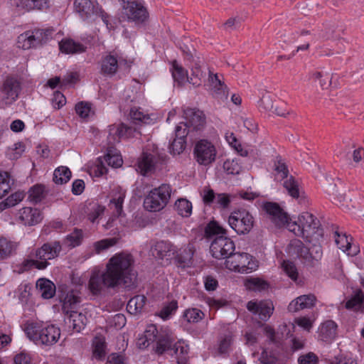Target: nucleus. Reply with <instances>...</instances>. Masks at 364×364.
Here are the masks:
<instances>
[{
  "instance_id": "obj_1",
  "label": "nucleus",
  "mask_w": 364,
  "mask_h": 364,
  "mask_svg": "<svg viewBox=\"0 0 364 364\" xmlns=\"http://www.w3.org/2000/svg\"><path fill=\"white\" fill-rule=\"evenodd\" d=\"M133 263V257L128 253L121 252L112 257L105 272L93 273L90 277L88 287L91 293L99 295L105 289L134 287L136 276L132 271Z\"/></svg>"
},
{
  "instance_id": "obj_2",
  "label": "nucleus",
  "mask_w": 364,
  "mask_h": 364,
  "mask_svg": "<svg viewBox=\"0 0 364 364\" xmlns=\"http://www.w3.org/2000/svg\"><path fill=\"white\" fill-rule=\"evenodd\" d=\"M27 337L36 345L52 346L59 339L60 329L53 325L43 326V324L27 323L24 328Z\"/></svg>"
},
{
  "instance_id": "obj_3",
  "label": "nucleus",
  "mask_w": 364,
  "mask_h": 364,
  "mask_svg": "<svg viewBox=\"0 0 364 364\" xmlns=\"http://www.w3.org/2000/svg\"><path fill=\"white\" fill-rule=\"evenodd\" d=\"M156 342V353L162 355L167 353L176 357L177 364H188V346L187 345H183L181 341L175 342L170 335L165 333H160Z\"/></svg>"
},
{
  "instance_id": "obj_4",
  "label": "nucleus",
  "mask_w": 364,
  "mask_h": 364,
  "mask_svg": "<svg viewBox=\"0 0 364 364\" xmlns=\"http://www.w3.org/2000/svg\"><path fill=\"white\" fill-rule=\"evenodd\" d=\"M167 156L162 153L155 144H148L136 163V171L142 176H148L153 173L158 164L166 162Z\"/></svg>"
},
{
  "instance_id": "obj_5",
  "label": "nucleus",
  "mask_w": 364,
  "mask_h": 364,
  "mask_svg": "<svg viewBox=\"0 0 364 364\" xmlns=\"http://www.w3.org/2000/svg\"><path fill=\"white\" fill-rule=\"evenodd\" d=\"M62 250V246L59 241H53L43 245L35 252L36 259H27L23 262L25 267H34L38 269H45L50 263L49 259L57 257Z\"/></svg>"
},
{
  "instance_id": "obj_6",
  "label": "nucleus",
  "mask_w": 364,
  "mask_h": 364,
  "mask_svg": "<svg viewBox=\"0 0 364 364\" xmlns=\"http://www.w3.org/2000/svg\"><path fill=\"white\" fill-rule=\"evenodd\" d=\"M171 191V186L166 183L152 189L144 200V208L150 212L162 210L168 204Z\"/></svg>"
},
{
  "instance_id": "obj_7",
  "label": "nucleus",
  "mask_w": 364,
  "mask_h": 364,
  "mask_svg": "<svg viewBox=\"0 0 364 364\" xmlns=\"http://www.w3.org/2000/svg\"><path fill=\"white\" fill-rule=\"evenodd\" d=\"M254 218L246 209L239 208L232 211L228 218V224L238 235L249 233L254 225Z\"/></svg>"
},
{
  "instance_id": "obj_8",
  "label": "nucleus",
  "mask_w": 364,
  "mask_h": 364,
  "mask_svg": "<svg viewBox=\"0 0 364 364\" xmlns=\"http://www.w3.org/2000/svg\"><path fill=\"white\" fill-rule=\"evenodd\" d=\"M263 209L268 219L278 228L287 227L290 231L295 232V228L291 229V218L288 213L275 202H265Z\"/></svg>"
},
{
  "instance_id": "obj_9",
  "label": "nucleus",
  "mask_w": 364,
  "mask_h": 364,
  "mask_svg": "<svg viewBox=\"0 0 364 364\" xmlns=\"http://www.w3.org/2000/svg\"><path fill=\"white\" fill-rule=\"evenodd\" d=\"M216 154L215 146L206 139H200L194 146V158L200 165L206 166L213 164L215 161Z\"/></svg>"
},
{
  "instance_id": "obj_10",
  "label": "nucleus",
  "mask_w": 364,
  "mask_h": 364,
  "mask_svg": "<svg viewBox=\"0 0 364 364\" xmlns=\"http://www.w3.org/2000/svg\"><path fill=\"white\" fill-rule=\"evenodd\" d=\"M235 249L234 242L227 235L215 237L210 247L212 256L218 259L230 258Z\"/></svg>"
},
{
  "instance_id": "obj_11",
  "label": "nucleus",
  "mask_w": 364,
  "mask_h": 364,
  "mask_svg": "<svg viewBox=\"0 0 364 364\" xmlns=\"http://www.w3.org/2000/svg\"><path fill=\"white\" fill-rule=\"evenodd\" d=\"M74 4L76 11L82 19L85 20L95 16H100L106 25L108 26V21L107 19V15L99 8L97 1L91 0H75Z\"/></svg>"
},
{
  "instance_id": "obj_12",
  "label": "nucleus",
  "mask_w": 364,
  "mask_h": 364,
  "mask_svg": "<svg viewBox=\"0 0 364 364\" xmlns=\"http://www.w3.org/2000/svg\"><path fill=\"white\" fill-rule=\"evenodd\" d=\"M232 258L231 267L234 270L240 273H248L255 269L257 265L252 260V257L246 252L234 253L230 257Z\"/></svg>"
},
{
  "instance_id": "obj_13",
  "label": "nucleus",
  "mask_w": 364,
  "mask_h": 364,
  "mask_svg": "<svg viewBox=\"0 0 364 364\" xmlns=\"http://www.w3.org/2000/svg\"><path fill=\"white\" fill-rule=\"evenodd\" d=\"M184 116L187 121L186 123L188 125V130L197 132L204 129L206 118L202 111L194 108H187L184 110Z\"/></svg>"
},
{
  "instance_id": "obj_14",
  "label": "nucleus",
  "mask_w": 364,
  "mask_h": 364,
  "mask_svg": "<svg viewBox=\"0 0 364 364\" xmlns=\"http://www.w3.org/2000/svg\"><path fill=\"white\" fill-rule=\"evenodd\" d=\"M20 90L19 82L14 77H7L1 88L2 100L6 102V104H11L18 98Z\"/></svg>"
},
{
  "instance_id": "obj_15",
  "label": "nucleus",
  "mask_w": 364,
  "mask_h": 364,
  "mask_svg": "<svg viewBox=\"0 0 364 364\" xmlns=\"http://www.w3.org/2000/svg\"><path fill=\"white\" fill-rule=\"evenodd\" d=\"M247 309L264 321L269 319L274 310L272 303L269 301H250L247 304Z\"/></svg>"
},
{
  "instance_id": "obj_16",
  "label": "nucleus",
  "mask_w": 364,
  "mask_h": 364,
  "mask_svg": "<svg viewBox=\"0 0 364 364\" xmlns=\"http://www.w3.org/2000/svg\"><path fill=\"white\" fill-rule=\"evenodd\" d=\"M100 65V73L105 77H112L119 68V60L116 55L109 53L102 57Z\"/></svg>"
},
{
  "instance_id": "obj_17",
  "label": "nucleus",
  "mask_w": 364,
  "mask_h": 364,
  "mask_svg": "<svg viewBox=\"0 0 364 364\" xmlns=\"http://www.w3.org/2000/svg\"><path fill=\"white\" fill-rule=\"evenodd\" d=\"M60 301L63 314L68 315L70 312L75 311L79 307L81 297L77 291L71 289L60 297Z\"/></svg>"
},
{
  "instance_id": "obj_18",
  "label": "nucleus",
  "mask_w": 364,
  "mask_h": 364,
  "mask_svg": "<svg viewBox=\"0 0 364 364\" xmlns=\"http://www.w3.org/2000/svg\"><path fill=\"white\" fill-rule=\"evenodd\" d=\"M42 218L41 212L37 208L25 207L18 213V219L25 225H35L39 223Z\"/></svg>"
},
{
  "instance_id": "obj_19",
  "label": "nucleus",
  "mask_w": 364,
  "mask_h": 364,
  "mask_svg": "<svg viewBox=\"0 0 364 364\" xmlns=\"http://www.w3.org/2000/svg\"><path fill=\"white\" fill-rule=\"evenodd\" d=\"M316 297L313 294H304L293 300L288 306V311L296 312L298 311L309 309L315 305Z\"/></svg>"
},
{
  "instance_id": "obj_20",
  "label": "nucleus",
  "mask_w": 364,
  "mask_h": 364,
  "mask_svg": "<svg viewBox=\"0 0 364 364\" xmlns=\"http://www.w3.org/2000/svg\"><path fill=\"white\" fill-rule=\"evenodd\" d=\"M132 127L120 124H112L109 127V134L107 139L110 143L119 142L121 138H127L132 134Z\"/></svg>"
},
{
  "instance_id": "obj_21",
  "label": "nucleus",
  "mask_w": 364,
  "mask_h": 364,
  "mask_svg": "<svg viewBox=\"0 0 364 364\" xmlns=\"http://www.w3.org/2000/svg\"><path fill=\"white\" fill-rule=\"evenodd\" d=\"M314 215L309 213H304L299 216V224L296 222L291 223V229L297 228L303 237L311 236V225L314 221ZM296 233V231L294 232Z\"/></svg>"
},
{
  "instance_id": "obj_22",
  "label": "nucleus",
  "mask_w": 364,
  "mask_h": 364,
  "mask_svg": "<svg viewBox=\"0 0 364 364\" xmlns=\"http://www.w3.org/2000/svg\"><path fill=\"white\" fill-rule=\"evenodd\" d=\"M65 323L69 326L70 328H73V331L79 333L85 328L87 318L86 316L82 313H78L76 310L70 312L68 315H66Z\"/></svg>"
},
{
  "instance_id": "obj_23",
  "label": "nucleus",
  "mask_w": 364,
  "mask_h": 364,
  "mask_svg": "<svg viewBox=\"0 0 364 364\" xmlns=\"http://www.w3.org/2000/svg\"><path fill=\"white\" fill-rule=\"evenodd\" d=\"M338 326L332 320L323 322L319 328V337L325 342H331L337 336Z\"/></svg>"
},
{
  "instance_id": "obj_24",
  "label": "nucleus",
  "mask_w": 364,
  "mask_h": 364,
  "mask_svg": "<svg viewBox=\"0 0 364 364\" xmlns=\"http://www.w3.org/2000/svg\"><path fill=\"white\" fill-rule=\"evenodd\" d=\"M209 78L214 97L221 100L227 99L228 95V87L226 85L219 79L218 75H210Z\"/></svg>"
},
{
  "instance_id": "obj_25",
  "label": "nucleus",
  "mask_w": 364,
  "mask_h": 364,
  "mask_svg": "<svg viewBox=\"0 0 364 364\" xmlns=\"http://www.w3.org/2000/svg\"><path fill=\"white\" fill-rule=\"evenodd\" d=\"M156 326L154 324L148 326L143 336L139 338L138 345L140 348H147L151 343L155 342L159 337Z\"/></svg>"
},
{
  "instance_id": "obj_26",
  "label": "nucleus",
  "mask_w": 364,
  "mask_h": 364,
  "mask_svg": "<svg viewBox=\"0 0 364 364\" xmlns=\"http://www.w3.org/2000/svg\"><path fill=\"white\" fill-rule=\"evenodd\" d=\"M59 48L62 53L67 54L80 53L85 51L86 47L72 39H64L59 43Z\"/></svg>"
},
{
  "instance_id": "obj_27",
  "label": "nucleus",
  "mask_w": 364,
  "mask_h": 364,
  "mask_svg": "<svg viewBox=\"0 0 364 364\" xmlns=\"http://www.w3.org/2000/svg\"><path fill=\"white\" fill-rule=\"evenodd\" d=\"M36 288L43 299H51L55 293V286L47 279H39L36 282Z\"/></svg>"
},
{
  "instance_id": "obj_28",
  "label": "nucleus",
  "mask_w": 364,
  "mask_h": 364,
  "mask_svg": "<svg viewBox=\"0 0 364 364\" xmlns=\"http://www.w3.org/2000/svg\"><path fill=\"white\" fill-rule=\"evenodd\" d=\"M290 245L294 253H296L299 258L304 259V263H310L311 262V254L309 248L306 247L301 240H296L292 241Z\"/></svg>"
},
{
  "instance_id": "obj_29",
  "label": "nucleus",
  "mask_w": 364,
  "mask_h": 364,
  "mask_svg": "<svg viewBox=\"0 0 364 364\" xmlns=\"http://www.w3.org/2000/svg\"><path fill=\"white\" fill-rule=\"evenodd\" d=\"M146 301L144 295H136L129 299L127 305V311L131 314L140 313Z\"/></svg>"
},
{
  "instance_id": "obj_30",
  "label": "nucleus",
  "mask_w": 364,
  "mask_h": 364,
  "mask_svg": "<svg viewBox=\"0 0 364 364\" xmlns=\"http://www.w3.org/2000/svg\"><path fill=\"white\" fill-rule=\"evenodd\" d=\"M84 238L83 232L80 229L75 228L63 240V245L72 249L81 245Z\"/></svg>"
},
{
  "instance_id": "obj_31",
  "label": "nucleus",
  "mask_w": 364,
  "mask_h": 364,
  "mask_svg": "<svg viewBox=\"0 0 364 364\" xmlns=\"http://www.w3.org/2000/svg\"><path fill=\"white\" fill-rule=\"evenodd\" d=\"M126 192L120 188H117L110 200L109 205L111 208L114 207L116 215H121L123 211V203L125 198Z\"/></svg>"
},
{
  "instance_id": "obj_32",
  "label": "nucleus",
  "mask_w": 364,
  "mask_h": 364,
  "mask_svg": "<svg viewBox=\"0 0 364 364\" xmlns=\"http://www.w3.org/2000/svg\"><path fill=\"white\" fill-rule=\"evenodd\" d=\"M172 250V245L169 242L161 240L156 242L152 249V254L159 259H164L165 257L170 256Z\"/></svg>"
},
{
  "instance_id": "obj_33",
  "label": "nucleus",
  "mask_w": 364,
  "mask_h": 364,
  "mask_svg": "<svg viewBox=\"0 0 364 364\" xmlns=\"http://www.w3.org/2000/svg\"><path fill=\"white\" fill-rule=\"evenodd\" d=\"M227 233V230L220 226L215 220L208 223L204 230V236L206 238H212L214 236H225Z\"/></svg>"
},
{
  "instance_id": "obj_34",
  "label": "nucleus",
  "mask_w": 364,
  "mask_h": 364,
  "mask_svg": "<svg viewBox=\"0 0 364 364\" xmlns=\"http://www.w3.org/2000/svg\"><path fill=\"white\" fill-rule=\"evenodd\" d=\"M335 242L338 248L341 249L343 252H347L348 255H355L351 253L350 249L351 247L352 237L347 235L346 233L339 232L338 230L335 231Z\"/></svg>"
},
{
  "instance_id": "obj_35",
  "label": "nucleus",
  "mask_w": 364,
  "mask_h": 364,
  "mask_svg": "<svg viewBox=\"0 0 364 364\" xmlns=\"http://www.w3.org/2000/svg\"><path fill=\"white\" fill-rule=\"evenodd\" d=\"M28 193V199L33 203L41 202L47 195L46 186L42 184L34 185L29 189Z\"/></svg>"
},
{
  "instance_id": "obj_36",
  "label": "nucleus",
  "mask_w": 364,
  "mask_h": 364,
  "mask_svg": "<svg viewBox=\"0 0 364 364\" xmlns=\"http://www.w3.org/2000/svg\"><path fill=\"white\" fill-rule=\"evenodd\" d=\"M245 285L250 291H262L269 287V283L259 277H251L247 279Z\"/></svg>"
},
{
  "instance_id": "obj_37",
  "label": "nucleus",
  "mask_w": 364,
  "mask_h": 364,
  "mask_svg": "<svg viewBox=\"0 0 364 364\" xmlns=\"http://www.w3.org/2000/svg\"><path fill=\"white\" fill-rule=\"evenodd\" d=\"M172 76L175 82L179 85H183L188 80V72L176 60H173L172 63Z\"/></svg>"
},
{
  "instance_id": "obj_38",
  "label": "nucleus",
  "mask_w": 364,
  "mask_h": 364,
  "mask_svg": "<svg viewBox=\"0 0 364 364\" xmlns=\"http://www.w3.org/2000/svg\"><path fill=\"white\" fill-rule=\"evenodd\" d=\"M71 176V171L68 167L60 166L55 169L53 181L56 184H64L69 181Z\"/></svg>"
},
{
  "instance_id": "obj_39",
  "label": "nucleus",
  "mask_w": 364,
  "mask_h": 364,
  "mask_svg": "<svg viewBox=\"0 0 364 364\" xmlns=\"http://www.w3.org/2000/svg\"><path fill=\"white\" fill-rule=\"evenodd\" d=\"M194 255L193 247L190 245L187 248L183 249L176 256L177 262L183 267H189L192 264V259Z\"/></svg>"
},
{
  "instance_id": "obj_40",
  "label": "nucleus",
  "mask_w": 364,
  "mask_h": 364,
  "mask_svg": "<svg viewBox=\"0 0 364 364\" xmlns=\"http://www.w3.org/2000/svg\"><path fill=\"white\" fill-rule=\"evenodd\" d=\"M93 355L97 359H102L105 358L106 352V342L105 339L102 336H95L93 343Z\"/></svg>"
},
{
  "instance_id": "obj_41",
  "label": "nucleus",
  "mask_w": 364,
  "mask_h": 364,
  "mask_svg": "<svg viewBox=\"0 0 364 364\" xmlns=\"http://www.w3.org/2000/svg\"><path fill=\"white\" fill-rule=\"evenodd\" d=\"M17 46L23 50L37 46L35 43V38L32 36L31 31H27L18 37Z\"/></svg>"
},
{
  "instance_id": "obj_42",
  "label": "nucleus",
  "mask_w": 364,
  "mask_h": 364,
  "mask_svg": "<svg viewBox=\"0 0 364 364\" xmlns=\"http://www.w3.org/2000/svg\"><path fill=\"white\" fill-rule=\"evenodd\" d=\"M16 6L31 9H43L48 7V0H19Z\"/></svg>"
},
{
  "instance_id": "obj_43",
  "label": "nucleus",
  "mask_w": 364,
  "mask_h": 364,
  "mask_svg": "<svg viewBox=\"0 0 364 364\" xmlns=\"http://www.w3.org/2000/svg\"><path fill=\"white\" fill-rule=\"evenodd\" d=\"M105 161L109 166L115 168L121 166L123 163L121 156L114 147L108 148Z\"/></svg>"
},
{
  "instance_id": "obj_44",
  "label": "nucleus",
  "mask_w": 364,
  "mask_h": 364,
  "mask_svg": "<svg viewBox=\"0 0 364 364\" xmlns=\"http://www.w3.org/2000/svg\"><path fill=\"white\" fill-rule=\"evenodd\" d=\"M87 218L94 223L105 211V206L100 205L98 203H90L87 207Z\"/></svg>"
},
{
  "instance_id": "obj_45",
  "label": "nucleus",
  "mask_w": 364,
  "mask_h": 364,
  "mask_svg": "<svg viewBox=\"0 0 364 364\" xmlns=\"http://www.w3.org/2000/svg\"><path fill=\"white\" fill-rule=\"evenodd\" d=\"M176 209L183 217H189L192 213V203L185 198L178 199L175 203Z\"/></svg>"
},
{
  "instance_id": "obj_46",
  "label": "nucleus",
  "mask_w": 364,
  "mask_h": 364,
  "mask_svg": "<svg viewBox=\"0 0 364 364\" xmlns=\"http://www.w3.org/2000/svg\"><path fill=\"white\" fill-rule=\"evenodd\" d=\"M205 316L204 313L196 308L188 309L183 314V318L188 323H198Z\"/></svg>"
},
{
  "instance_id": "obj_47",
  "label": "nucleus",
  "mask_w": 364,
  "mask_h": 364,
  "mask_svg": "<svg viewBox=\"0 0 364 364\" xmlns=\"http://www.w3.org/2000/svg\"><path fill=\"white\" fill-rule=\"evenodd\" d=\"M283 186L289 196L294 198H299L300 194L299 184L293 176H291L287 179Z\"/></svg>"
},
{
  "instance_id": "obj_48",
  "label": "nucleus",
  "mask_w": 364,
  "mask_h": 364,
  "mask_svg": "<svg viewBox=\"0 0 364 364\" xmlns=\"http://www.w3.org/2000/svg\"><path fill=\"white\" fill-rule=\"evenodd\" d=\"M232 338L231 336H225L218 344V353L223 358H227L231 350Z\"/></svg>"
},
{
  "instance_id": "obj_49",
  "label": "nucleus",
  "mask_w": 364,
  "mask_h": 364,
  "mask_svg": "<svg viewBox=\"0 0 364 364\" xmlns=\"http://www.w3.org/2000/svg\"><path fill=\"white\" fill-rule=\"evenodd\" d=\"M274 171L276 172L277 176L279 177L281 180H283L288 176V167L280 156L277 157L274 162Z\"/></svg>"
},
{
  "instance_id": "obj_50",
  "label": "nucleus",
  "mask_w": 364,
  "mask_h": 364,
  "mask_svg": "<svg viewBox=\"0 0 364 364\" xmlns=\"http://www.w3.org/2000/svg\"><path fill=\"white\" fill-rule=\"evenodd\" d=\"M11 189L10 175L8 172H0V198L6 196Z\"/></svg>"
},
{
  "instance_id": "obj_51",
  "label": "nucleus",
  "mask_w": 364,
  "mask_h": 364,
  "mask_svg": "<svg viewBox=\"0 0 364 364\" xmlns=\"http://www.w3.org/2000/svg\"><path fill=\"white\" fill-rule=\"evenodd\" d=\"M14 250V245L4 237L0 238V259L9 257Z\"/></svg>"
},
{
  "instance_id": "obj_52",
  "label": "nucleus",
  "mask_w": 364,
  "mask_h": 364,
  "mask_svg": "<svg viewBox=\"0 0 364 364\" xmlns=\"http://www.w3.org/2000/svg\"><path fill=\"white\" fill-rule=\"evenodd\" d=\"M186 139L176 138L169 146V152L173 155H179L186 149Z\"/></svg>"
},
{
  "instance_id": "obj_53",
  "label": "nucleus",
  "mask_w": 364,
  "mask_h": 364,
  "mask_svg": "<svg viewBox=\"0 0 364 364\" xmlns=\"http://www.w3.org/2000/svg\"><path fill=\"white\" fill-rule=\"evenodd\" d=\"M140 109H136L135 107H133L130 109V119L134 124H139V123H147V121L149 120V117L146 114H144L141 111L139 110Z\"/></svg>"
},
{
  "instance_id": "obj_54",
  "label": "nucleus",
  "mask_w": 364,
  "mask_h": 364,
  "mask_svg": "<svg viewBox=\"0 0 364 364\" xmlns=\"http://www.w3.org/2000/svg\"><path fill=\"white\" fill-rule=\"evenodd\" d=\"M223 168L228 174L237 175L242 170L241 166L236 160H226L223 164Z\"/></svg>"
},
{
  "instance_id": "obj_55",
  "label": "nucleus",
  "mask_w": 364,
  "mask_h": 364,
  "mask_svg": "<svg viewBox=\"0 0 364 364\" xmlns=\"http://www.w3.org/2000/svg\"><path fill=\"white\" fill-rule=\"evenodd\" d=\"M282 266L283 270L289 278H291L294 281L297 280L299 274L296 267L294 264V262H290L289 260L284 261Z\"/></svg>"
},
{
  "instance_id": "obj_56",
  "label": "nucleus",
  "mask_w": 364,
  "mask_h": 364,
  "mask_svg": "<svg viewBox=\"0 0 364 364\" xmlns=\"http://www.w3.org/2000/svg\"><path fill=\"white\" fill-rule=\"evenodd\" d=\"M363 293L359 289L355 294L346 302L345 306L347 309H353L357 306H359L363 302Z\"/></svg>"
},
{
  "instance_id": "obj_57",
  "label": "nucleus",
  "mask_w": 364,
  "mask_h": 364,
  "mask_svg": "<svg viewBox=\"0 0 364 364\" xmlns=\"http://www.w3.org/2000/svg\"><path fill=\"white\" fill-rule=\"evenodd\" d=\"M178 309V302L175 300L171 301L165 305L161 310L159 316L163 319H167L171 315L175 313Z\"/></svg>"
},
{
  "instance_id": "obj_58",
  "label": "nucleus",
  "mask_w": 364,
  "mask_h": 364,
  "mask_svg": "<svg viewBox=\"0 0 364 364\" xmlns=\"http://www.w3.org/2000/svg\"><path fill=\"white\" fill-rule=\"evenodd\" d=\"M277 357L273 353L264 349L258 358L257 364H276Z\"/></svg>"
},
{
  "instance_id": "obj_59",
  "label": "nucleus",
  "mask_w": 364,
  "mask_h": 364,
  "mask_svg": "<svg viewBox=\"0 0 364 364\" xmlns=\"http://www.w3.org/2000/svg\"><path fill=\"white\" fill-rule=\"evenodd\" d=\"M76 113L82 118L89 116L91 111V104L85 102H80L75 105Z\"/></svg>"
},
{
  "instance_id": "obj_60",
  "label": "nucleus",
  "mask_w": 364,
  "mask_h": 364,
  "mask_svg": "<svg viewBox=\"0 0 364 364\" xmlns=\"http://www.w3.org/2000/svg\"><path fill=\"white\" fill-rule=\"evenodd\" d=\"M117 243V240L115 238L105 239L102 240L100 241L96 242L94 244V247L97 253L101 252L102 250H105Z\"/></svg>"
},
{
  "instance_id": "obj_61",
  "label": "nucleus",
  "mask_w": 364,
  "mask_h": 364,
  "mask_svg": "<svg viewBox=\"0 0 364 364\" xmlns=\"http://www.w3.org/2000/svg\"><path fill=\"white\" fill-rule=\"evenodd\" d=\"M318 362L317 355L311 352L300 355L298 358L299 364H317Z\"/></svg>"
},
{
  "instance_id": "obj_62",
  "label": "nucleus",
  "mask_w": 364,
  "mask_h": 364,
  "mask_svg": "<svg viewBox=\"0 0 364 364\" xmlns=\"http://www.w3.org/2000/svg\"><path fill=\"white\" fill-rule=\"evenodd\" d=\"M188 125L186 122H180L176 127L175 135L176 138L178 139H186V136L189 132Z\"/></svg>"
},
{
  "instance_id": "obj_63",
  "label": "nucleus",
  "mask_w": 364,
  "mask_h": 364,
  "mask_svg": "<svg viewBox=\"0 0 364 364\" xmlns=\"http://www.w3.org/2000/svg\"><path fill=\"white\" fill-rule=\"evenodd\" d=\"M214 203L218 205L219 208H226L230 203V199L226 193H218L216 196Z\"/></svg>"
},
{
  "instance_id": "obj_64",
  "label": "nucleus",
  "mask_w": 364,
  "mask_h": 364,
  "mask_svg": "<svg viewBox=\"0 0 364 364\" xmlns=\"http://www.w3.org/2000/svg\"><path fill=\"white\" fill-rule=\"evenodd\" d=\"M125 357L122 353H112L107 358L109 364H124Z\"/></svg>"
}]
</instances>
